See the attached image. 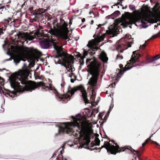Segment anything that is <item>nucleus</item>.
<instances>
[{"mask_svg": "<svg viewBox=\"0 0 160 160\" xmlns=\"http://www.w3.org/2000/svg\"><path fill=\"white\" fill-rule=\"evenodd\" d=\"M110 141H111L115 146L112 145L109 142L105 141L104 142V145L102 146L101 148H95L93 149H99V152H100L102 148H104L107 150V151L109 153L113 155H116L118 152H121L127 150H129L131 152H135L138 156L141 154V153H140L139 151L134 150L131 146H126L123 147H120L118 143L115 142L113 140H111Z\"/></svg>", "mask_w": 160, "mask_h": 160, "instance_id": "5", "label": "nucleus"}, {"mask_svg": "<svg viewBox=\"0 0 160 160\" xmlns=\"http://www.w3.org/2000/svg\"><path fill=\"white\" fill-rule=\"evenodd\" d=\"M121 5V4H120V2H118L117 4H116V5Z\"/></svg>", "mask_w": 160, "mask_h": 160, "instance_id": "40", "label": "nucleus"}, {"mask_svg": "<svg viewBox=\"0 0 160 160\" xmlns=\"http://www.w3.org/2000/svg\"><path fill=\"white\" fill-rule=\"evenodd\" d=\"M99 116H100V117H101V116H100V114H99Z\"/></svg>", "mask_w": 160, "mask_h": 160, "instance_id": "59", "label": "nucleus"}, {"mask_svg": "<svg viewBox=\"0 0 160 160\" xmlns=\"http://www.w3.org/2000/svg\"><path fill=\"white\" fill-rule=\"evenodd\" d=\"M92 13V12H90L89 14H91Z\"/></svg>", "mask_w": 160, "mask_h": 160, "instance_id": "52", "label": "nucleus"}, {"mask_svg": "<svg viewBox=\"0 0 160 160\" xmlns=\"http://www.w3.org/2000/svg\"><path fill=\"white\" fill-rule=\"evenodd\" d=\"M78 90H79L82 93V96L83 99V100L85 103H90L88 99L87 93L83 86L81 85L76 87H74L71 88V90H68V92H69L72 96L73 95L74 93Z\"/></svg>", "mask_w": 160, "mask_h": 160, "instance_id": "9", "label": "nucleus"}, {"mask_svg": "<svg viewBox=\"0 0 160 160\" xmlns=\"http://www.w3.org/2000/svg\"><path fill=\"white\" fill-rule=\"evenodd\" d=\"M107 139L108 140H109V142H110V140H110V138H108L107 136Z\"/></svg>", "mask_w": 160, "mask_h": 160, "instance_id": "42", "label": "nucleus"}, {"mask_svg": "<svg viewBox=\"0 0 160 160\" xmlns=\"http://www.w3.org/2000/svg\"><path fill=\"white\" fill-rule=\"evenodd\" d=\"M110 110H111V107H110V108H109V110L108 112Z\"/></svg>", "mask_w": 160, "mask_h": 160, "instance_id": "49", "label": "nucleus"}, {"mask_svg": "<svg viewBox=\"0 0 160 160\" xmlns=\"http://www.w3.org/2000/svg\"><path fill=\"white\" fill-rule=\"evenodd\" d=\"M152 135L151 136H150L149 138H148L146 140V142H147L148 143L149 141H151V137L152 136V135Z\"/></svg>", "mask_w": 160, "mask_h": 160, "instance_id": "30", "label": "nucleus"}, {"mask_svg": "<svg viewBox=\"0 0 160 160\" xmlns=\"http://www.w3.org/2000/svg\"><path fill=\"white\" fill-rule=\"evenodd\" d=\"M24 91V90H21L20 89V90H18V92H22Z\"/></svg>", "mask_w": 160, "mask_h": 160, "instance_id": "39", "label": "nucleus"}, {"mask_svg": "<svg viewBox=\"0 0 160 160\" xmlns=\"http://www.w3.org/2000/svg\"><path fill=\"white\" fill-rule=\"evenodd\" d=\"M68 25V23L63 19L61 18L60 25L58 26V29L54 27L53 28H50L48 32L52 35L56 36L58 38L66 40L68 38V34L69 32L67 27Z\"/></svg>", "mask_w": 160, "mask_h": 160, "instance_id": "7", "label": "nucleus"}, {"mask_svg": "<svg viewBox=\"0 0 160 160\" xmlns=\"http://www.w3.org/2000/svg\"><path fill=\"white\" fill-rule=\"evenodd\" d=\"M102 26V25L101 24H99V25H98V27H101Z\"/></svg>", "mask_w": 160, "mask_h": 160, "instance_id": "46", "label": "nucleus"}, {"mask_svg": "<svg viewBox=\"0 0 160 160\" xmlns=\"http://www.w3.org/2000/svg\"><path fill=\"white\" fill-rule=\"evenodd\" d=\"M20 42H22V41H20Z\"/></svg>", "mask_w": 160, "mask_h": 160, "instance_id": "60", "label": "nucleus"}, {"mask_svg": "<svg viewBox=\"0 0 160 160\" xmlns=\"http://www.w3.org/2000/svg\"><path fill=\"white\" fill-rule=\"evenodd\" d=\"M72 19H69V24L70 25V26H69L70 27V25H71L72 24Z\"/></svg>", "mask_w": 160, "mask_h": 160, "instance_id": "32", "label": "nucleus"}, {"mask_svg": "<svg viewBox=\"0 0 160 160\" xmlns=\"http://www.w3.org/2000/svg\"><path fill=\"white\" fill-rule=\"evenodd\" d=\"M46 11V9H44L43 8H39L35 10L34 11V13L36 15L40 17L42 16V14L45 12Z\"/></svg>", "mask_w": 160, "mask_h": 160, "instance_id": "17", "label": "nucleus"}, {"mask_svg": "<svg viewBox=\"0 0 160 160\" xmlns=\"http://www.w3.org/2000/svg\"><path fill=\"white\" fill-rule=\"evenodd\" d=\"M30 52V50L28 48L26 47L25 48H22L21 50V54L24 57L27 56Z\"/></svg>", "mask_w": 160, "mask_h": 160, "instance_id": "19", "label": "nucleus"}, {"mask_svg": "<svg viewBox=\"0 0 160 160\" xmlns=\"http://www.w3.org/2000/svg\"><path fill=\"white\" fill-rule=\"evenodd\" d=\"M151 142L152 143H154V142H155V141H152V140H151Z\"/></svg>", "mask_w": 160, "mask_h": 160, "instance_id": "43", "label": "nucleus"}, {"mask_svg": "<svg viewBox=\"0 0 160 160\" xmlns=\"http://www.w3.org/2000/svg\"><path fill=\"white\" fill-rule=\"evenodd\" d=\"M61 86H62V87H63V86H64V84H62H62H61Z\"/></svg>", "mask_w": 160, "mask_h": 160, "instance_id": "48", "label": "nucleus"}, {"mask_svg": "<svg viewBox=\"0 0 160 160\" xmlns=\"http://www.w3.org/2000/svg\"><path fill=\"white\" fill-rule=\"evenodd\" d=\"M125 13H127V14L129 13L128 12H125Z\"/></svg>", "mask_w": 160, "mask_h": 160, "instance_id": "56", "label": "nucleus"}, {"mask_svg": "<svg viewBox=\"0 0 160 160\" xmlns=\"http://www.w3.org/2000/svg\"><path fill=\"white\" fill-rule=\"evenodd\" d=\"M12 18H8V19H4L2 21V28H0V35L3 33L2 30L5 31L8 25H9L10 22H12Z\"/></svg>", "mask_w": 160, "mask_h": 160, "instance_id": "13", "label": "nucleus"}, {"mask_svg": "<svg viewBox=\"0 0 160 160\" xmlns=\"http://www.w3.org/2000/svg\"><path fill=\"white\" fill-rule=\"evenodd\" d=\"M89 51H87L83 49V55L82 56V54L79 52L78 53V54L77 55V57L78 58H81L80 61H81L82 62H81V65H82L84 63V59L86 58V56H87L88 53V52Z\"/></svg>", "mask_w": 160, "mask_h": 160, "instance_id": "16", "label": "nucleus"}, {"mask_svg": "<svg viewBox=\"0 0 160 160\" xmlns=\"http://www.w3.org/2000/svg\"><path fill=\"white\" fill-rule=\"evenodd\" d=\"M15 36H16V37L17 36L19 40H20V41L21 40H23L26 41L27 39L29 40H31L32 39L30 38V37L29 36H26L24 33H22L19 32L18 33H17L16 35H15Z\"/></svg>", "mask_w": 160, "mask_h": 160, "instance_id": "15", "label": "nucleus"}, {"mask_svg": "<svg viewBox=\"0 0 160 160\" xmlns=\"http://www.w3.org/2000/svg\"><path fill=\"white\" fill-rule=\"evenodd\" d=\"M160 35V31L157 34H156L155 35L152 36V39L156 38H157V37H159Z\"/></svg>", "mask_w": 160, "mask_h": 160, "instance_id": "27", "label": "nucleus"}, {"mask_svg": "<svg viewBox=\"0 0 160 160\" xmlns=\"http://www.w3.org/2000/svg\"><path fill=\"white\" fill-rule=\"evenodd\" d=\"M85 21V18H83L82 20V22H84Z\"/></svg>", "mask_w": 160, "mask_h": 160, "instance_id": "34", "label": "nucleus"}, {"mask_svg": "<svg viewBox=\"0 0 160 160\" xmlns=\"http://www.w3.org/2000/svg\"><path fill=\"white\" fill-rule=\"evenodd\" d=\"M120 12L119 11H116L114 12L112 15H111L112 16L114 17H117L119 14H120Z\"/></svg>", "mask_w": 160, "mask_h": 160, "instance_id": "23", "label": "nucleus"}, {"mask_svg": "<svg viewBox=\"0 0 160 160\" xmlns=\"http://www.w3.org/2000/svg\"><path fill=\"white\" fill-rule=\"evenodd\" d=\"M160 4L158 2H157L153 8V11L156 12H160Z\"/></svg>", "mask_w": 160, "mask_h": 160, "instance_id": "20", "label": "nucleus"}, {"mask_svg": "<svg viewBox=\"0 0 160 160\" xmlns=\"http://www.w3.org/2000/svg\"><path fill=\"white\" fill-rule=\"evenodd\" d=\"M157 26H158V25H155L154 27L157 28Z\"/></svg>", "mask_w": 160, "mask_h": 160, "instance_id": "50", "label": "nucleus"}, {"mask_svg": "<svg viewBox=\"0 0 160 160\" xmlns=\"http://www.w3.org/2000/svg\"><path fill=\"white\" fill-rule=\"evenodd\" d=\"M86 64L88 65V71L92 77L89 79L88 83L92 88V95H93V92L94 91V88L96 86L97 83L98 78L99 72L100 71L101 64L97 61L94 57L91 59H87Z\"/></svg>", "mask_w": 160, "mask_h": 160, "instance_id": "3", "label": "nucleus"}, {"mask_svg": "<svg viewBox=\"0 0 160 160\" xmlns=\"http://www.w3.org/2000/svg\"><path fill=\"white\" fill-rule=\"evenodd\" d=\"M14 61L16 63H18L20 62L21 60L19 58L16 57L14 58Z\"/></svg>", "mask_w": 160, "mask_h": 160, "instance_id": "25", "label": "nucleus"}, {"mask_svg": "<svg viewBox=\"0 0 160 160\" xmlns=\"http://www.w3.org/2000/svg\"><path fill=\"white\" fill-rule=\"evenodd\" d=\"M3 70H6V69L5 68H3L2 69H0V72H2Z\"/></svg>", "mask_w": 160, "mask_h": 160, "instance_id": "36", "label": "nucleus"}, {"mask_svg": "<svg viewBox=\"0 0 160 160\" xmlns=\"http://www.w3.org/2000/svg\"><path fill=\"white\" fill-rule=\"evenodd\" d=\"M54 92L56 94V96L60 99V100H63L64 99H67L70 97V95L67 94H64L63 95L60 94L56 89H54Z\"/></svg>", "mask_w": 160, "mask_h": 160, "instance_id": "14", "label": "nucleus"}, {"mask_svg": "<svg viewBox=\"0 0 160 160\" xmlns=\"http://www.w3.org/2000/svg\"><path fill=\"white\" fill-rule=\"evenodd\" d=\"M0 84L3 86L4 84V79L0 76Z\"/></svg>", "mask_w": 160, "mask_h": 160, "instance_id": "28", "label": "nucleus"}, {"mask_svg": "<svg viewBox=\"0 0 160 160\" xmlns=\"http://www.w3.org/2000/svg\"><path fill=\"white\" fill-rule=\"evenodd\" d=\"M53 44L54 50L52 52V57L58 59L57 60L55 59L54 61L56 63L57 62L58 63L61 64L67 69L69 68V64L73 58V56L64 51L62 47H58L55 43H53Z\"/></svg>", "mask_w": 160, "mask_h": 160, "instance_id": "4", "label": "nucleus"}, {"mask_svg": "<svg viewBox=\"0 0 160 160\" xmlns=\"http://www.w3.org/2000/svg\"><path fill=\"white\" fill-rule=\"evenodd\" d=\"M26 3V2H25L22 5V7H23L24 5H25V3Z\"/></svg>", "mask_w": 160, "mask_h": 160, "instance_id": "37", "label": "nucleus"}, {"mask_svg": "<svg viewBox=\"0 0 160 160\" xmlns=\"http://www.w3.org/2000/svg\"><path fill=\"white\" fill-rule=\"evenodd\" d=\"M11 60V58H9V59H7V61H8V60Z\"/></svg>", "mask_w": 160, "mask_h": 160, "instance_id": "51", "label": "nucleus"}, {"mask_svg": "<svg viewBox=\"0 0 160 160\" xmlns=\"http://www.w3.org/2000/svg\"><path fill=\"white\" fill-rule=\"evenodd\" d=\"M123 1V0H119V1H120V2L121 3H122V2Z\"/></svg>", "mask_w": 160, "mask_h": 160, "instance_id": "47", "label": "nucleus"}, {"mask_svg": "<svg viewBox=\"0 0 160 160\" xmlns=\"http://www.w3.org/2000/svg\"><path fill=\"white\" fill-rule=\"evenodd\" d=\"M146 47V45L145 44H143L142 46H140V48L142 47L143 48H145Z\"/></svg>", "mask_w": 160, "mask_h": 160, "instance_id": "33", "label": "nucleus"}, {"mask_svg": "<svg viewBox=\"0 0 160 160\" xmlns=\"http://www.w3.org/2000/svg\"><path fill=\"white\" fill-rule=\"evenodd\" d=\"M70 67H71V68H70V70H71V72H72V68L71 66Z\"/></svg>", "mask_w": 160, "mask_h": 160, "instance_id": "44", "label": "nucleus"}, {"mask_svg": "<svg viewBox=\"0 0 160 160\" xmlns=\"http://www.w3.org/2000/svg\"><path fill=\"white\" fill-rule=\"evenodd\" d=\"M149 18L147 16L144 17L142 18L140 16H134L130 18L128 21H125V23H122L124 26L127 27L129 25H132V24H135L137 25L136 23L137 22H141L142 23L143 26L145 28H146L147 26H143L144 24H145L144 22H149Z\"/></svg>", "mask_w": 160, "mask_h": 160, "instance_id": "8", "label": "nucleus"}, {"mask_svg": "<svg viewBox=\"0 0 160 160\" xmlns=\"http://www.w3.org/2000/svg\"><path fill=\"white\" fill-rule=\"evenodd\" d=\"M159 55H157L156 56H155L154 57L152 58H150V62H154L155 60L159 58H160V57L158 58V57Z\"/></svg>", "mask_w": 160, "mask_h": 160, "instance_id": "24", "label": "nucleus"}, {"mask_svg": "<svg viewBox=\"0 0 160 160\" xmlns=\"http://www.w3.org/2000/svg\"><path fill=\"white\" fill-rule=\"evenodd\" d=\"M99 58L100 59L104 62H106L108 60L106 54L103 52H101Z\"/></svg>", "mask_w": 160, "mask_h": 160, "instance_id": "18", "label": "nucleus"}, {"mask_svg": "<svg viewBox=\"0 0 160 160\" xmlns=\"http://www.w3.org/2000/svg\"><path fill=\"white\" fill-rule=\"evenodd\" d=\"M141 56L138 51L133 52L131 59L129 60L130 62H128L124 68L123 67V65L122 64L119 65L120 68L123 69V70L118 69L117 71L118 70L119 72L118 73L117 75L118 76L119 74H122L124 72L131 69L132 67L143 66L145 64V62L144 61L142 62L140 61V58Z\"/></svg>", "mask_w": 160, "mask_h": 160, "instance_id": "6", "label": "nucleus"}, {"mask_svg": "<svg viewBox=\"0 0 160 160\" xmlns=\"http://www.w3.org/2000/svg\"><path fill=\"white\" fill-rule=\"evenodd\" d=\"M91 22H92L93 23V20H92V21H91Z\"/></svg>", "mask_w": 160, "mask_h": 160, "instance_id": "57", "label": "nucleus"}, {"mask_svg": "<svg viewBox=\"0 0 160 160\" xmlns=\"http://www.w3.org/2000/svg\"><path fill=\"white\" fill-rule=\"evenodd\" d=\"M123 58V57L122 54L120 53H118L116 59H122Z\"/></svg>", "mask_w": 160, "mask_h": 160, "instance_id": "26", "label": "nucleus"}, {"mask_svg": "<svg viewBox=\"0 0 160 160\" xmlns=\"http://www.w3.org/2000/svg\"><path fill=\"white\" fill-rule=\"evenodd\" d=\"M159 25H160V23H158V24H157V25H158V26Z\"/></svg>", "mask_w": 160, "mask_h": 160, "instance_id": "53", "label": "nucleus"}, {"mask_svg": "<svg viewBox=\"0 0 160 160\" xmlns=\"http://www.w3.org/2000/svg\"><path fill=\"white\" fill-rule=\"evenodd\" d=\"M129 27L130 28H132V27L131 26H129Z\"/></svg>", "mask_w": 160, "mask_h": 160, "instance_id": "54", "label": "nucleus"}, {"mask_svg": "<svg viewBox=\"0 0 160 160\" xmlns=\"http://www.w3.org/2000/svg\"><path fill=\"white\" fill-rule=\"evenodd\" d=\"M148 143V142H146V141H145L142 144V147H144L145 145Z\"/></svg>", "mask_w": 160, "mask_h": 160, "instance_id": "31", "label": "nucleus"}, {"mask_svg": "<svg viewBox=\"0 0 160 160\" xmlns=\"http://www.w3.org/2000/svg\"><path fill=\"white\" fill-rule=\"evenodd\" d=\"M89 149H91L92 150V148H90V149L89 148Z\"/></svg>", "mask_w": 160, "mask_h": 160, "instance_id": "58", "label": "nucleus"}, {"mask_svg": "<svg viewBox=\"0 0 160 160\" xmlns=\"http://www.w3.org/2000/svg\"><path fill=\"white\" fill-rule=\"evenodd\" d=\"M123 40V39L120 40L117 46V49L118 51L119 50L120 53H122L124 50L127 49L128 48L131 47L132 46L131 42L128 43L125 41L122 42Z\"/></svg>", "mask_w": 160, "mask_h": 160, "instance_id": "10", "label": "nucleus"}, {"mask_svg": "<svg viewBox=\"0 0 160 160\" xmlns=\"http://www.w3.org/2000/svg\"><path fill=\"white\" fill-rule=\"evenodd\" d=\"M95 144L93 143V145H92V146H90L91 148H92L94 146H98L99 145L100 141V140L98 138L95 139Z\"/></svg>", "mask_w": 160, "mask_h": 160, "instance_id": "22", "label": "nucleus"}, {"mask_svg": "<svg viewBox=\"0 0 160 160\" xmlns=\"http://www.w3.org/2000/svg\"><path fill=\"white\" fill-rule=\"evenodd\" d=\"M92 142L91 143V144H92Z\"/></svg>", "mask_w": 160, "mask_h": 160, "instance_id": "62", "label": "nucleus"}, {"mask_svg": "<svg viewBox=\"0 0 160 160\" xmlns=\"http://www.w3.org/2000/svg\"><path fill=\"white\" fill-rule=\"evenodd\" d=\"M71 82H74V80L73 79H71Z\"/></svg>", "mask_w": 160, "mask_h": 160, "instance_id": "38", "label": "nucleus"}, {"mask_svg": "<svg viewBox=\"0 0 160 160\" xmlns=\"http://www.w3.org/2000/svg\"><path fill=\"white\" fill-rule=\"evenodd\" d=\"M92 97V96H91V97H90V98H91Z\"/></svg>", "mask_w": 160, "mask_h": 160, "instance_id": "61", "label": "nucleus"}, {"mask_svg": "<svg viewBox=\"0 0 160 160\" xmlns=\"http://www.w3.org/2000/svg\"><path fill=\"white\" fill-rule=\"evenodd\" d=\"M129 8L131 10H134L135 9V7L134 6L130 5L129 6Z\"/></svg>", "mask_w": 160, "mask_h": 160, "instance_id": "29", "label": "nucleus"}, {"mask_svg": "<svg viewBox=\"0 0 160 160\" xmlns=\"http://www.w3.org/2000/svg\"><path fill=\"white\" fill-rule=\"evenodd\" d=\"M105 37V34H103L102 36L100 37H98L97 38H96L95 39L98 42H99L103 41Z\"/></svg>", "mask_w": 160, "mask_h": 160, "instance_id": "21", "label": "nucleus"}, {"mask_svg": "<svg viewBox=\"0 0 160 160\" xmlns=\"http://www.w3.org/2000/svg\"><path fill=\"white\" fill-rule=\"evenodd\" d=\"M53 43H56L57 46L58 47H61V46H59L58 45V43L55 42L53 39L51 41L48 40L47 39L44 40H42L40 41V44L42 48L44 49H47L50 46L51 43L52 44L53 46Z\"/></svg>", "mask_w": 160, "mask_h": 160, "instance_id": "11", "label": "nucleus"}, {"mask_svg": "<svg viewBox=\"0 0 160 160\" xmlns=\"http://www.w3.org/2000/svg\"><path fill=\"white\" fill-rule=\"evenodd\" d=\"M150 2H151V0H150Z\"/></svg>", "mask_w": 160, "mask_h": 160, "instance_id": "63", "label": "nucleus"}, {"mask_svg": "<svg viewBox=\"0 0 160 160\" xmlns=\"http://www.w3.org/2000/svg\"><path fill=\"white\" fill-rule=\"evenodd\" d=\"M87 46L89 48L88 51H89L88 53L91 56H93L95 53V52L99 49V48L96 46H94V42L93 41H89Z\"/></svg>", "mask_w": 160, "mask_h": 160, "instance_id": "12", "label": "nucleus"}, {"mask_svg": "<svg viewBox=\"0 0 160 160\" xmlns=\"http://www.w3.org/2000/svg\"><path fill=\"white\" fill-rule=\"evenodd\" d=\"M28 73L24 70H19L18 72L12 74L9 78L12 88L16 89L22 87L20 84L24 85V90L30 92L35 90L38 87L41 86L44 89H49V87L46 86L43 82H36L28 81Z\"/></svg>", "mask_w": 160, "mask_h": 160, "instance_id": "1", "label": "nucleus"}, {"mask_svg": "<svg viewBox=\"0 0 160 160\" xmlns=\"http://www.w3.org/2000/svg\"><path fill=\"white\" fill-rule=\"evenodd\" d=\"M5 6H3L0 7V9L5 8Z\"/></svg>", "mask_w": 160, "mask_h": 160, "instance_id": "35", "label": "nucleus"}, {"mask_svg": "<svg viewBox=\"0 0 160 160\" xmlns=\"http://www.w3.org/2000/svg\"><path fill=\"white\" fill-rule=\"evenodd\" d=\"M40 56V54H38V58H39Z\"/></svg>", "mask_w": 160, "mask_h": 160, "instance_id": "45", "label": "nucleus"}, {"mask_svg": "<svg viewBox=\"0 0 160 160\" xmlns=\"http://www.w3.org/2000/svg\"><path fill=\"white\" fill-rule=\"evenodd\" d=\"M80 119L76 118L74 119L73 122H71L62 123L60 125L58 126V132L55 134V136H57L65 132L68 133L69 132H73V130L71 127L77 126L80 131L77 130V132L75 133V136L83 138L85 144L88 145L90 142V134L87 132L86 127L82 123L80 124Z\"/></svg>", "mask_w": 160, "mask_h": 160, "instance_id": "2", "label": "nucleus"}, {"mask_svg": "<svg viewBox=\"0 0 160 160\" xmlns=\"http://www.w3.org/2000/svg\"><path fill=\"white\" fill-rule=\"evenodd\" d=\"M154 144H155L157 145H159V144L157 142H154Z\"/></svg>", "mask_w": 160, "mask_h": 160, "instance_id": "41", "label": "nucleus"}, {"mask_svg": "<svg viewBox=\"0 0 160 160\" xmlns=\"http://www.w3.org/2000/svg\"><path fill=\"white\" fill-rule=\"evenodd\" d=\"M127 6H126L125 7V8H127Z\"/></svg>", "mask_w": 160, "mask_h": 160, "instance_id": "55", "label": "nucleus"}]
</instances>
